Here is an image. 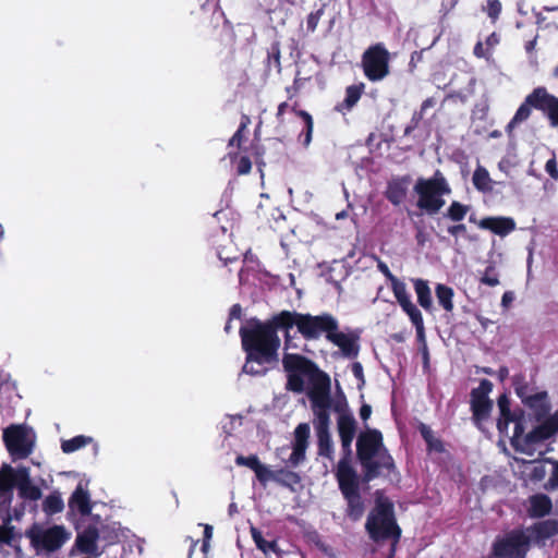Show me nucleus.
<instances>
[{
	"mask_svg": "<svg viewBox=\"0 0 558 558\" xmlns=\"http://www.w3.org/2000/svg\"><path fill=\"white\" fill-rule=\"evenodd\" d=\"M2 438L13 461L26 459L33 452L34 442L23 425L11 424L3 429Z\"/></svg>",
	"mask_w": 558,
	"mask_h": 558,
	"instance_id": "13",
	"label": "nucleus"
},
{
	"mask_svg": "<svg viewBox=\"0 0 558 558\" xmlns=\"http://www.w3.org/2000/svg\"><path fill=\"white\" fill-rule=\"evenodd\" d=\"M545 171L551 179L558 180V165L555 155L546 161Z\"/></svg>",
	"mask_w": 558,
	"mask_h": 558,
	"instance_id": "53",
	"label": "nucleus"
},
{
	"mask_svg": "<svg viewBox=\"0 0 558 558\" xmlns=\"http://www.w3.org/2000/svg\"><path fill=\"white\" fill-rule=\"evenodd\" d=\"M338 390H339V392H340V395H341L342 401H338V402L335 404L333 410H335L337 413H339V415H340V414H342V413H348V412H347V405H348V404H347L345 396H344V393L342 392V390H341V388H340V386H339V385H338Z\"/></svg>",
	"mask_w": 558,
	"mask_h": 558,
	"instance_id": "59",
	"label": "nucleus"
},
{
	"mask_svg": "<svg viewBox=\"0 0 558 558\" xmlns=\"http://www.w3.org/2000/svg\"><path fill=\"white\" fill-rule=\"evenodd\" d=\"M281 47L278 40L271 43L270 47L267 50V66L270 69L271 64L280 71L281 70Z\"/></svg>",
	"mask_w": 558,
	"mask_h": 558,
	"instance_id": "44",
	"label": "nucleus"
},
{
	"mask_svg": "<svg viewBox=\"0 0 558 558\" xmlns=\"http://www.w3.org/2000/svg\"><path fill=\"white\" fill-rule=\"evenodd\" d=\"M400 538H391V544L386 558H395Z\"/></svg>",
	"mask_w": 558,
	"mask_h": 558,
	"instance_id": "64",
	"label": "nucleus"
},
{
	"mask_svg": "<svg viewBox=\"0 0 558 558\" xmlns=\"http://www.w3.org/2000/svg\"><path fill=\"white\" fill-rule=\"evenodd\" d=\"M391 56L384 43L368 46L361 57V68L369 82H380L390 74Z\"/></svg>",
	"mask_w": 558,
	"mask_h": 558,
	"instance_id": "11",
	"label": "nucleus"
},
{
	"mask_svg": "<svg viewBox=\"0 0 558 558\" xmlns=\"http://www.w3.org/2000/svg\"><path fill=\"white\" fill-rule=\"evenodd\" d=\"M553 509V502L549 496L545 494H535L530 497L529 515L531 518H544Z\"/></svg>",
	"mask_w": 558,
	"mask_h": 558,
	"instance_id": "27",
	"label": "nucleus"
},
{
	"mask_svg": "<svg viewBox=\"0 0 558 558\" xmlns=\"http://www.w3.org/2000/svg\"><path fill=\"white\" fill-rule=\"evenodd\" d=\"M356 458L363 470V480L371 482L379 476L398 474L392 456L384 444L380 430L368 428L357 436Z\"/></svg>",
	"mask_w": 558,
	"mask_h": 558,
	"instance_id": "3",
	"label": "nucleus"
},
{
	"mask_svg": "<svg viewBox=\"0 0 558 558\" xmlns=\"http://www.w3.org/2000/svg\"><path fill=\"white\" fill-rule=\"evenodd\" d=\"M435 293L439 305L448 313L453 311V289L447 284L438 283Z\"/></svg>",
	"mask_w": 558,
	"mask_h": 558,
	"instance_id": "34",
	"label": "nucleus"
},
{
	"mask_svg": "<svg viewBox=\"0 0 558 558\" xmlns=\"http://www.w3.org/2000/svg\"><path fill=\"white\" fill-rule=\"evenodd\" d=\"M470 210V206L462 204L458 201H453L445 213V217L454 221H462Z\"/></svg>",
	"mask_w": 558,
	"mask_h": 558,
	"instance_id": "39",
	"label": "nucleus"
},
{
	"mask_svg": "<svg viewBox=\"0 0 558 558\" xmlns=\"http://www.w3.org/2000/svg\"><path fill=\"white\" fill-rule=\"evenodd\" d=\"M235 463H236V465H240V466H247L252 471L255 472L257 466L260 464V461H259L258 457L255 456V454H251V456H247V457L239 454L235 458Z\"/></svg>",
	"mask_w": 558,
	"mask_h": 558,
	"instance_id": "50",
	"label": "nucleus"
},
{
	"mask_svg": "<svg viewBox=\"0 0 558 558\" xmlns=\"http://www.w3.org/2000/svg\"><path fill=\"white\" fill-rule=\"evenodd\" d=\"M473 53L476 58H488L489 56L488 49H484L482 41L475 44Z\"/></svg>",
	"mask_w": 558,
	"mask_h": 558,
	"instance_id": "61",
	"label": "nucleus"
},
{
	"mask_svg": "<svg viewBox=\"0 0 558 558\" xmlns=\"http://www.w3.org/2000/svg\"><path fill=\"white\" fill-rule=\"evenodd\" d=\"M418 432L424 441L426 442L428 451H435L438 453H442L445 451L444 442L441 441V439L435 437L434 432L428 425L421 423L418 425Z\"/></svg>",
	"mask_w": 558,
	"mask_h": 558,
	"instance_id": "32",
	"label": "nucleus"
},
{
	"mask_svg": "<svg viewBox=\"0 0 558 558\" xmlns=\"http://www.w3.org/2000/svg\"><path fill=\"white\" fill-rule=\"evenodd\" d=\"M287 323L284 312L281 311L265 322L254 317L248 319L245 326H241L239 335L242 349L246 354V361L259 365L276 362L281 344L278 331L283 332L286 348L290 345L293 339Z\"/></svg>",
	"mask_w": 558,
	"mask_h": 558,
	"instance_id": "1",
	"label": "nucleus"
},
{
	"mask_svg": "<svg viewBox=\"0 0 558 558\" xmlns=\"http://www.w3.org/2000/svg\"><path fill=\"white\" fill-rule=\"evenodd\" d=\"M411 179L409 175L392 179L388 182L385 197L395 206L402 204L408 194V185Z\"/></svg>",
	"mask_w": 558,
	"mask_h": 558,
	"instance_id": "23",
	"label": "nucleus"
},
{
	"mask_svg": "<svg viewBox=\"0 0 558 558\" xmlns=\"http://www.w3.org/2000/svg\"><path fill=\"white\" fill-rule=\"evenodd\" d=\"M295 116L301 118L304 121L305 129L302 132L301 136H304L303 144L304 146H308L312 141L313 130H314V121L313 117L305 110L295 111Z\"/></svg>",
	"mask_w": 558,
	"mask_h": 558,
	"instance_id": "42",
	"label": "nucleus"
},
{
	"mask_svg": "<svg viewBox=\"0 0 558 558\" xmlns=\"http://www.w3.org/2000/svg\"><path fill=\"white\" fill-rule=\"evenodd\" d=\"M558 430L545 420L542 424L534 427L523 437V442L526 445V452L531 453L534 445L544 442L555 436Z\"/></svg>",
	"mask_w": 558,
	"mask_h": 558,
	"instance_id": "20",
	"label": "nucleus"
},
{
	"mask_svg": "<svg viewBox=\"0 0 558 558\" xmlns=\"http://www.w3.org/2000/svg\"><path fill=\"white\" fill-rule=\"evenodd\" d=\"M251 534H252V538H253L256 547L259 550H262L265 555H268L270 551L276 553V554L280 553L278 543L276 539H272V541L265 539L262 532L254 526L251 527Z\"/></svg>",
	"mask_w": 558,
	"mask_h": 558,
	"instance_id": "35",
	"label": "nucleus"
},
{
	"mask_svg": "<svg viewBox=\"0 0 558 558\" xmlns=\"http://www.w3.org/2000/svg\"><path fill=\"white\" fill-rule=\"evenodd\" d=\"M215 1L218 2L219 0ZM199 13L206 17L210 15V23L214 24V27H217L221 22L225 28L228 31L232 29L231 23L226 19L225 13L218 8V3L213 8L205 4L201 5Z\"/></svg>",
	"mask_w": 558,
	"mask_h": 558,
	"instance_id": "33",
	"label": "nucleus"
},
{
	"mask_svg": "<svg viewBox=\"0 0 558 558\" xmlns=\"http://www.w3.org/2000/svg\"><path fill=\"white\" fill-rule=\"evenodd\" d=\"M514 391L515 395L521 399L522 402L526 398H529L530 395H527V385L526 384H517L514 383Z\"/></svg>",
	"mask_w": 558,
	"mask_h": 558,
	"instance_id": "60",
	"label": "nucleus"
},
{
	"mask_svg": "<svg viewBox=\"0 0 558 558\" xmlns=\"http://www.w3.org/2000/svg\"><path fill=\"white\" fill-rule=\"evenodd\" d=\"M252 362H247L245 360V364L243 366V372L250 375H264L265 371L255 369L253 365H251Z\"/></svg>",
	"mask_w": 558,
	"mask_h": 558,
	"instance_id": "63",
	"label": "nucleus"
},
{
	"mask_svg": "<svg viewBox=\"0 0 558 558\" xmlns=\"http://www.w3.org/2000/svg\"><path fill=\"white\" fill-rule=\"evenodd\" d=\"M365 89L364 83L353 84L345 88V97L336 106L339 112L350 111L360 100Z\"/></svg>",
	"mask_w": 558,
	"mask_h": 558,
	"instance_id": "29",
	"label": "nucleus"
},
{
	"mask_svg": "<svg viewBox=\"0 0 558 558\" xmlns=\"http://www.w3.org/2000/svg\"><path fill=\"white\" fill-rule=\"evenodd\" d=\"M487 15L496 21L501 12V3L499 0H488L486 7Z\"/></svg>",
	"mask_w": 558,
	"mask_h": 558,
	"instance_id": "52",
	"label": "nucleus"
},
{
	"mask_svg": "<svg viewBox=\"0 0 558 558\" xmlns=\"http://www.w3.org/2000/svg\"><path fill=\"white\" fill-rule=\"evenodd\" d=\"M393 295L401 310L408 315L414 327H421L424 322L423 315L418 307L412 302L411 295L407 290L404 282L393 283Z\"/></svg>",
	"mask_w": 558,
	"mask_h": 558,
	"instance_id": "15",
	"label": "nucleus"
},
{
	"mask_svg": "<svg viewBox=\"0 0 558 558\" xmlns=\"http://www.w3.org/2000/svg\"><path fill=\"white\" fill-rule=\"evenodd\" d=\"M99 530L96 525L89 524L82 532L77 533L75 547L82 554L92 557H99L102 551L98 548Z\"/></svg>",
	"mask_w": 558,
	"mask_h": 558,
	"instance_id": "16",
	"label": "nucleus"
},
{
	"mask_svg": "<svg viewBox=\"0 0 558 558\" xmlns=\"http://www.w3.org/2000/svg\"><path fill=\"white\" fill-rule=\"evenodd\" d=\"M533 110L539 111L551 128L558 129V97L550 94L545 86H537L525 96L507 124L506 132L510 133L515 126L526 121Z\"/></svg>",
	"mask_w": 558,
	"mask_h": 558,
	"instance_id": "5",
	"label": "nucleus"
},
{
	"mask_svg": "<svg viewBox=\"0 0 558 558\" xmlns=\"http://www.w3.org/2000/svg\"><path fill=\"white\" fill-rule=\"evenodd\" d=\"M0 520L2 521V524L0 525V544L11 545L14 538V526L11 525V508L0 510Z\"/></svg>",
	"mask_w": 558,
	"mask_h": 558,
	"instance_id": "31",
	"label": "nucleus"
},
{
	"mask_svg": "<svg viewBox=\"0 0 558 558\" xmlns=\"http://www.w3.org/2000/svg\"><path fill=\"white\" fill-rule=\"evenodd\" d=\"M25 535L34 549L47 553L59 550L71 537V533L63 525L56 524L41 529L36 523L25 532Z\"/></svg>",
	"mask_w": 558,
	"mask_h": 558,
	"instance_id": "12",
	"label": "nucleus"
},
{
	"mask_svg": "<svg viewBox=\"0 0 558 558\" xmlns=\"http://www.w3.org/2000/svg\"><path fill=\"white\" fill-rule=\"evenodd\" d=\"M251 124V118L243 113L241 116V121L239 124L238 130L232 135V137L229 140L228 146L229 147H236L238 149H242V143L246 140V134L248 132V125Z\"/></svg>",
	"mask_w": 558,
	"mask_h": 558,
	"instance_id": "36",
	"label": "nucleus"
},
{
	"mask_svg": "<svg viewBox=\"0 0 558 558\" xmlns=\"http://www.w3.org/2000/svg\"><path fill=\"white\" fill-rule=\"evenodd\" d=\"M513 421L510 423H514L513 436L510 439L511 446L515 451L526 452V445L523 442L524 435V411L522 409H515V414H513Z\"/></svg>",
	"mask_w": 558,
	"mask_h": 558,
	"instance_id": "26",
	"label": "nucleus"
},
{
	"mask_svg": "<svg viewBox=\"0 0 558 558\" xmlns=\"http://www.w3.org/2000/svg\"><path fill=\"white\" fill-rule=\"evenodd\" d=\"M92 441V438L85 437L83 435L75 436L71 439L63 440L61 444V449L64 453H72Z\"/></svg>",
	"mask_w": 558,
	"mask_h": 558,
	"instance_id": "41",
	"label": "nucleus"
},
{
	"mask_svg": "<svg viewBox=\"0 0 558 558\" xmlns=\"http://www.w3.org/2000/svg\"><path fill=\"white\" fill-rule=\"evenodd\" d=\"M425 49L413 51L409 62V70L413 72L417 64L423 61V53Z\"/></svg>",
	"mask_w": 558,
	"mask_h": 558,
	"instance_id": "55",
	"label": "nucleus"
},
{
	"mask_svg": "<svg viewBox=\"0 0 558 558\" xmlns=\"http://www.w3.org/2000/svg\"><path fill=\"white\" fill-rule=\"evenodd\" d=\"M418 304L426 311H433L432 291L428 281L422 278L412 279Z\"/></svg>",
	"mask_w": 558,
	"mask_h": 558,
	"instance_id": "30",
	"label": "nucleus"
},
{
	"mask_svg": "<svg viewBox=\"0 0 558 558\" xmlns=\"http://www.w3.org/2000/svg\"><path fill=\"white\" fill-rule=\"evenodd\" d=\"M372 414V407L367 403H363L360 408V417L363 421H367Z\"/></svg>",
	"mask_w": 558,
	"mask_h": 558,
	"instance_id": "62",
	"label": "nucleus"
},
{
	"mask_svg": "<svg viewBox=\"0 0 558 558\" xmlns=\"http://www.w3.org/2000/svg\"><path fill=\"white\" fill-rule=\"evenodd\" d=\"M329 342L337 345L341 350L342 354L347 357L353 359L359 354L360 345L359 336L356 335L344 333L338 328L337 331H333Z\"/></svg>",
	"mask_w": 558,
	"mask_h": 558,
	"instance_id": "19",
	"label": "nucleus"
},
{
	"mask_svg": "<svg viewBox=\"0 0 558 558\" xmlns=\"http://www.w3.org/2000/svg\"><path fill=\"white\" fill-rule=\"evenodd\" d=\"M289 332L296 327L303 339L307 341L318 340L322 336L329 341L333 331H337L339 322L330 313L324 312L319 315L300 313L296 311L283 310Z\"/></svg>",
	"mask_w": 558,
	"mask_h": 558,
	"instance_id": "6",
	"label": "nucleus"
},
{
	"mask_svg": "<svg viewBox=\"0 0 558 558\" xmlns=\"http://www.w3.org/2000/svg\"><path fill=\"white\" fill-rule=\"evenodd\" d=\"M497 404L500 412V415L497 420V429L500 435H507L510 421L514 420L513 414H515V410H511L510 399L506 393L499 396Z\"/></svg>",
	"mask_w": 558,
	"mask_h": 558,
	"instance_id": "25",
	"label": "nucleus"
},
{
	"mask_svg": "<svg viewBox=\"0 0 558 558\" xmlns=\"http://www.w3.org/2000/svg\"><path fill=\"white\" fill-rule=\"evenodd\" d=\"M325 4H323L318 10L311 12L306 17V29L308 33H314L317 28V25L324 15Z\"/></svg>",
	"mask_w": 558,
	"mask_h": 558,
	"instance_id": "47",
	"label": "nucleus"
},
{
	"mask_svg": "<svg viewBox=\"0 0 558 558\" xmlns=\"http://www.w3.org/2000/svg\"><path fill=\"white\" fill-rule=\"evenodd\" d=\"M255 475L257 480L263 484L266 485L269 481H275L276 471L269 470L264 464H259L257 469L255 470Z\"/></svg>",
	"mask_w": 558,
	"mask_h": 558,
	"instance_id": "51",
	"label": "nucleus"
},
{
	"mask_svg": "<svg viewBox=\"0 0 558 558\" xmlns=\"http://www.w3.org/2000/svg\"><path fill=\"white\" fill-rule=\"evenodd\" d=\"M301 89V78L295 77L291 86L286 87L289 99L293 98Z\"/></svg>",
	"mask_w": 558,
	"mask_h": 558,
	"instance_id": "58",
	"label": "nucleus"
},
{
	"mask_svg": "<svg viewBox=\"0 0 558 558\" xmlns=\"http://www.w3.org/2000/svg\"><path fill=\"white\" fill-rule=\"evenodd\" d=\"M68 507L70 513L78 512L81 515H89L92 512L90 497L80 483L69 498Z\"/></svg>",
	"mask_w": 558,
	"mask_h": 558,
	"instance_id": "22",
	"label": "nucleus"
},
{
	"mask_svg": "<svg viewBox=\"0 0 558 558\" xmlns=\"http://www.w3.org/2000/svg\"><path fill=\"white\" fill-rule=\"evenodd\" d=\"M275 482L282 486L292 488L293 485H296L301 482V476L296 472L287 469H280L276 471Z\"/></svg>",
	"mask_w": 558,
	"mask_h": 558,
	"instance_id": "40",
	"label": "nucleus"
},
{
	"mask_svg": "<svg viewBox=\"0 0 558 558\" xmlns=\"http://www.w3.org/2000/svg\"><path fill=\"white\" fill-rule=\"evenodd\" d=\"M351 369L353 376L359 380V387L361 388L362 386L365 385V377L362 364L360 362H354L352 364Z\"/></svg>",
	"mask_w": 558,
	"mask_h": 558,
	"instance_id": "54",
	"label": "nucleus"
},
{
	"mask_svg": "<svg viewBox=\"0 0 558 558\" xmlns=\"http://www.w3.org/2000/svg\"><path fill=\"white\" fill-rule=\"evenodd\" d=\"M282 366L287 375L288 391L302 393L307 380V397L312 409L332 403L330 377L313 360L299 353H284Z\"/></svg>",
	"mask_w": 558,
	"mask_h": 558,
	"instance_id": "2",
	"label": "nucleus"
},
{
	"mask_svg": "<svg viewBox=\"0 0 558 558\" xmlns=\"http://www.w3.org/2000/svg\"><path fill=\"white\" fill-rule=\"evenodd\" d=\"M525 530L532 535V543L544 545L548 538L558 535V520L548 519L538 521L525 527Z\"/></svg>",
	"mask_w": 558,
	"mask_h": 558,
	"instance_id": "17",
	"label": "nucleus"
},
{
	"mask_svg": "<svg viewBox=\"0 0 558 558\" xmlns=\"http://www.w3.org/2000/svg\"><path fill=\"white\" fill-rule=\"evenodd\" d=\"M472 182L477 191H481L484 193L489 192L493 189L492 179L489 177L488 171L484 167H481V166H478L475 169V171L473 173Z\"/></svg>",
	"mask_w": 558,
	"mask_h": 558,
	"instance_id": "38",
	"label": "nucleus"
},
{
	"mask_svg": "<svg viewBox=\"0 0 558 558\" xmlns=\"http://www.w3.org/2000/svg\"><path fill=\"white\" fill-rule=\"evenodd\" d=\"M414 192L418 196L416 206L433 216L444 207V196L450 194L451 189L441 171L436 170L432 178L417 179Z\"/></svg>",
	"mask_w": 558,
	"mask_h": 558,
	"instance_id": "8",
	"label": "nucleus"
},
{
	"mask_svg": "<svg viewBox=\"0 0 558 558\" xmlns=\"http://www.w3.org/2000/svg\"><path fill=\"white\" fill-rule=\"evenodd\" d=\"M356 432V421L351 413H342L338 416V433L343 450L350 452Z\"/></svg>",
	"mask_w": 558,
	"mask_h": 558,
	"instance_id": "21",
	"label": "nucleus"
},
{
	"mask_svg": "<svg viewBox=\"0 0 558 558\" xmlns=\"http://www.w3.org/2000/svg\"><path fill=\"white\" fill-rule=\"evenodd\" d=\"M332 403L324 404L323 408H313L314 428L317 436L318 454L331 458L332 441L329 433L330 409Z\"/></svg>",
	"mask_w": 558,
	"mask_h": 558,
	"instance_id": "14",
	"label": "nucleus"
},
{
	"mask_svg": "<svg viewBox=\"0 0 558 558\" xmlns=\"http://www.w3.org/2000/svg\"><path fill=\"white\" fill-rule=\"evenodd\" d=\"M481 283L488 287H496L499 284V278L493 265L486 267L484 275L481 278Z\"/></svg>",
	"mask_w": 558,
	"mask_h": 558,
	"instance_id": "48",
	"label": "nucleus"
},
{
	"mask_svg": "<svg viewBox=\"0 0 558 558\" xmlns=\"http://www.w3.org/2000/svg\"><path fill=\"white\" fill-rule=\"evenodd\" d=\"M14 488L22 499L36 501L41 498V489L33 484L29 468L3 463L0 466V510L11 508Z\"/></svg>",
	"mask_w": 558,
	"mask_h": 558,
	"instance_id": "4",
	"label": "nucleus"
},
{
	"mask_svg": "<svg viewBox=\"0 0 558 558\" xmlns=\"http://www.w3.org/2000/svg\"><path fill=\"white\" fill-rule=\"evenodd\" d=\"M492 410V400L471 398L472 421L478 429H484L483 423L489 418Z\"/></svg>",
	"mask_w": 558,
	"mask_h": 558,
	"instance_id": "24",
	"label": "nucleus"
},
{
	"mask_svg": "<svg viewBox=\"0 0 558 558\" xmlns=\"http://www.w3.org/2000/svg\"><path fill=\"white\" fill-rule=\"evenodd\" d=\"M213 537V526L209 524L204 525V538H203V545H202V551L207 553L209 548V542Z\"/></svg>",
	"mask_w": 558,
	"mask_h": 558,
	"instance_id": "56",
	"label": "nucleus"
},
{
	"mask_svg": "<svg viewBox=\"0 0 558 558\" xmlns=\"http://www.w3.org/2000/svg\"><path fill=\"white\" fill-rule=\"evenodd\" d=\"M448 233L454 238L463 236L466 233V226L463 223H457L449 226L447 229Z\"/></svg>",
	"mask_w": 558,
	"mask_h": 558,
	"instance_id": "57",
	"label": "nucleus"
},
{
	"mask_svg": "<svg viewBox=\"0 0 558 558\" xmlns=\"http://www.w3.org/2000/svg\"><path fill=\"white\" fill-rule=\"evenodd\" d=\"M524 405L534 411L536 418L539 421L549 412V404L547 403V392L541 391L530 395L523 402Z\"/></svg>",
	"mask_w": 558,
	"mask_h": 558,
	"instance_id": "28",
	"label": "nucleus"
},
{
	"mask_svg": "<svg viewBox=\"0 0 558 558\" xmlns=\"http://www.w3.org/2000/svg\"><path fill=\"white\" fill-rule=\"evenodd\" d=\"M306 446L293 445L292 453L289 458V463L292 466H298L305 460Z\"/></svg>",
	"mask_w": 558,
	"mask_h": 558,
	"instance_id": "49",
	"label": "nucleus"
},
{
	"mask_svg": "<svg viewBox=\"0 0 558 558\" xmlns=\"http://www.w3.org/2000/svg\"><path fill=\"white\" fill-rule=\"evenodd\" d=\"M64 502L59 492H52L43 501V511L48 515L62 512Z\"/></svg>",
	"mask_w": 558,
	"mask_h": 558,
	"instance_id": "37",
	"label": "nucleus"
},
{
	"mask_svg": "<svg viewBox=\"0 0 558 558\" xmlns=\"http://www.w3.org/2000/svg\"><path fill=\"white\" fill-rule=\"evenodd\" d=\"M531 544L532 535L525 527H517L495 539L492 554L495 558H526Z\"/></svg>",
	"mask_w": 558,
	"mask_h": 558,
	"instance_id": "10",
	"label": "nucleus"
},
{
	"mask_svg": "<svg viewBox=\"0 0 558 558\" xmlns=\"http://www.w3.org/2000/svg\"><path fill=\"white\" fill-rule=\"evenodd\" d=\"M310 425L307 423L299 424L294 429V442L293 445L308 446L310 438Z\"/></svg>",
	"mask_w": 558,
	"mask_h": 558,
	"instance_id": "45",
	"label": "nucleus"
},
{
	"mask_svg": "<svg viewBox=\"0 0 558 558\" xmlns=\"http://www.w3.org/2000/svg\"><path fill=\"white\" fill-rule=\"evenodd\" d=\"M493 390V384L488 379H482L477 388H473L471 391V398L490 400L488 398L489 392Z\"/></svg>",
	"mask_w": 558,
	"mask_h": 558,
	"instance_id": "46",
	"label": "nucleus"
},
{
	"mask_svg": "<svg viewBox=\"0 0 558 558\" xmlns=\"http://www.w3.org/2000/svg\"><path fill=\"white\" fill-rule=\"evenodd\" d=\"M365 530L375 543L401 538L402 531L396 520L393 504L389 499L376 498L375 506L366 519Z\"/></svg>",
	"mask_w": 558,
	"mask_h": 558,
	"instance_id": "7",
	"label": "nucleus"
},
{
	"mask_svg": "<svg viewBox=\"0 0 558 558\" xmlns=\"http://www.w3.org/2000/svg\"><path fill=\"white\" fill-rule=\"evenodd\" d=\"M480 229L489 230L496 235L506 236L515 229V221L511 217H484L478 222Z\"/></svg>",
	"mask_w": 558,
	"mask_h": 558,
	"instance_id": "18",
	"label": "nucleus"
},
{
	"mask_svg": "<svg viewBox=\"0 0 558 558\" xmlns=\"http://www.w3.org/2000/svg\"><path fill=\"white\" fill-rule=\"evenodd\" d=\"M339 489L347 500L345 514L352 521H359L364 514V502L360 494L359 480L355 470L344 460L338 463L336 473Z\"/></svg>",
	"mask_w": 558,
	"mask_h": 558,
	"instance_id": "9",
	"label": "nucleus"
},
{
	"mask_svg": "<svg viewBox=\"0 0 558 558\" xmlns=\"http://www.w3.org/2000/svg\"><path fill=\"white\" fill-rule=\"evenodd\" d=\"M229 159L231 162L235 161L238 159L236 163V172L239 175H245L248 174L252 170V161L250 157L247 156H239V153L230 151L228 154Z\"/></svg>",
	"mask_w": 558,
	"mask_h": 558,
	"instance_id": "43",
	"label": "nucleus"
}]
</instances>
